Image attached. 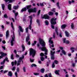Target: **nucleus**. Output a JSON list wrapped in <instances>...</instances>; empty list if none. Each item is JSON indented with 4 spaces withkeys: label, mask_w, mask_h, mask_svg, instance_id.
Masks as SVG:
<instances>
[{
    "label": "nucleus",
    "mask_w": 77,
    "mask_h": 77,
    "mask_svg": "<svg viewBox=\"0 0 77 77\" xmlns=\"http://www.w3.org/2000/svg\"><path fill=\"white\" fill-rule=\"evenodd\" d=\"M39 43L43 47H40L39 48V50H41L42 51H44L45 52V54L47 55V49L46 47H45V42H44L43 39L41 38H39L38 39Z\"/></svg>",
    "instance_id": "1"
},
{
    "label": "nucleus",
    "mask_w": 77,
    "mask_h": 77,
    "mask_svg": "<svg viewBox=\"0 0 77 77\" xmlns=\"http://www.w3.org/2000/svg\"><path fill=\"white\" fill-rule=\"evenodd\" d=\"M24 55H22V57H20L19 60H18L17 62V66H18V65H20L21 64L20 63V62H21V61L22 62V64L23 63V61L22 60V59H24Z\"/></svg>",
    "instance_id": "2"
},
{
    "label": "nucleus",
    "mask_w": 77,
    "mask_h": 77,
    "mask_svg": "<svg viewBox=\"0 0 77 77\" xmlns=\"http://www.w3.org/2000/svg\"><path fill=\"white\" fill-rule=\"evenodd\" d=\"M36 54V51L33 49H31L30 50L29 55L31 56L32 54V57H34Z\"/></svg>",
    "instance_id": "3"
},
{
    "label": "nucleus",
    "mask_w": 77,
    "mask_h": 77,
    "mask_svg": "<svg viewBox=\"0 0 77 77\" xmlns=\"http://www.w3.org/2000/svg\"><path fill=\"white\" fill-rule=\"evenodd\" d=\"M52 38H53L52 37L50 38L48 42L49 43H50L49 44V45L50 48H51V45L52 47H54V45L53 44V41L51 40V39H52ZM51 44H52L51 45Z\"/></svg>",
    "instance_id": "4"
},
{
    "label": "nucleus",
    "mask_w": 77,
    "mask_h": 77,
    "mask_svg": "<svg viewBox=\"0 0 77 77\" xmlns=\"http://www.w3.org/2000/svg\"><path fill=\"white\" fill-rule=\"evenodd\" d=\"M57 20V18H52L51 21V24L53 25L56 24V21Z\"/></svg>",
    "instance_id": "5"
},
{
    "label": "nucleus",
    "mask_w": 77,
    "mask_h": 77,
    "mask_svg": "<svg viewBox=\"0 0 77 77\" xmlns=\"http://www.w3.org/2000/svg\"><path fill=\"white\" fill-rule=\"evenodd\" d=\"M13 35L12 37V40H11V45L13 46L14 45V41L15 39V34H14V32H13Z\"/></svg>",
    "instance_id": "6"
},
{
    "label": "nucleus",
    "mask_w": 77,
    "mask_h": 77,
    "mask_svg": "<svg viewBox=\"0 0 77 77\" xmlns=\"http://www.w3.org/2000/svg\"><path fill=\"white\" fill-rule=\"evenodd\" d=\"M36 10L35 8L34 9H28L29 13H30L31 12H36Z\"/></svg>",
    "instance_id": "7"
},
{
    "label": "nucleus",
    "mask_w": 77,
    "mask_h": 77,
    "mask_svg": "<svg viewBox=\"0 0 77 77\" xmlns=\"http://www.w3.org/2000/svg\"><path fill=\"white\" fill-rule=\"evenodd\" d=\"M54 54H55V51L53 52L52 51H51V59L54 60Z\"/></svg>",
    "instance_id": "8"
},
{
    "label": "nucleus",
    "mask_w": 77,
    "mask_h": 77,
    "mask_svg": "<svg viewBox=\"0 0 77 77\" xmlns=\"http://www.w3.org/2000/svg\"><path fill=\"white\" fill-rule=\"evenodd\" d=\"M0 54H1V55L0 56V59H2L3 57H5V56H6L7 55L6 54H5L2 52H0Z\"/></svg>",
    "instance_id": "9"
},
{
    "label": "nucleus",
    "mask_w": 77,
    "mask_h": 77,
    "mask_svg": "<svg viewBox=\"0 0 77 77\" xmlns=\"http://www.w3.org/2000/svg\"><path fill=\"white\" fill-rule=\"evenodd\" d=\"M50 18V17H49V16L48 15H47V14H45L43 16V17H42V18H45V20H46V19H48Z\"/></svg>",
    "instance_id": "10"
},
{
    "label": "nucleus",
    "mask_w": 77,
    "mask_h": 77,
    "mask_svg": "<svg viewBox=\"0 0 77 77\" xmlns=\"http://www.w3.org/2000/svg\"><path fill=\"white\" fill-rule=\"evenodd\" d=\"M63 43H66L67 44H68L69 43H70V42L68 40H66V38H64L63 39Z\"/></svg>",
    "instance_id": "11"
},
{
    "label": "nucleus",
    "mask_w": 77,
    "mask_h": 77,
    "mask_svg": "<svg viewBox=\"0 0 77 77\" xmlns=\"http://www.w3.org/2000/svg\"><path fill=\"white\" fill-rule=\"evenodd\" d=\"M27 36L26 38V42H28V41L30 39V38L29 37V36H30V34L29 33H27Z\"/></svg>",
    "instance_id": "12"
},
{
    "label": "nucleus",
    "mask_w": 77,
    "mask_h": 77,
    "mask_svg": "<svg viewBox=\"0 0 77 77\" xmlns=\"http://www.w3.org/2000/svg\"><path fill=\"white\" fill-rule=\"evenodd\" d=\"M33 17V15H31L29 16V18L30 20V23H31V24H32V17Z\"/></svg>",
    "instance_id": "13"
},
{
    "label": "nucleus",
    "mask_w": 77,
    "mask_h": 77,
    "mask_svg": "<svg viewBox=\"0 0 77 77\" xmlns=\"http://www.w3.org/2000/svg\"><path fill=\"white\" fill-rule=\"evenodd\" d=\"M9 31L7 30L6 32V39H8V38L9 37Z\"/></svg>",
    "instance_id": "14"
},
{
    "label": "nucleus",
    "mask_w": 77,
    "mask_h": 77,
    "mask_svg": "<svg viewBox=\"0 0 77 77\" xmlns=\"http://www.w3.org/2000/svg\"><path fill=\"white\" fill-rule=\"evenodd\" d=\"M19 29L21 32H23V29L22 28V27L21 26H19Z\"/></svg>",
    "instance_id": "15"
},
{
    "label": "nucleus",
    "mask_w": 77,
    "mask_h": 77,
    "mask_svg": "<svg viewBox=\"0 0 77 77\" xmlns=\"http://www.w3.org/2000/svg\"><path fill=\"white\" fill-rule=\"evenodd\" d=\"M8 75L10 77H12V73L11 72H9L8 74Z\"/></svg>",
    "instance_id": "16"
},
{
    "label": "nucleus",
    "mask_w": 77,
    "mask_h": 77,
    "mask_svg": "<svg viewBox=\"0 0 77 77\" xmlns=\"http://www.w3.org/2000/svg\"><path fill=\"white\" fill-rule=\"evenodd\" d=\"M21 47L22 49V51H24L25 50V46L24 45H21Z\"/></svg>",
    "instance_id": "17"
},
{
    "label": "nucleus",
    "mask_w": 77,
    "mask_h": 77,
    "mask_svg": "<svg viewBox=\"0 0 77 77\" xmlns=\"http://www.w3.org/2000/svg\"><path fill=\"white\" fill-rule=\"evenodd\" d=\"M26 11H27V8H25L22 9V10H21V12H25Z\"/></svg>",
    "instance_id": "18"
},
{
    "label": "nucleus",
    "mask_w": 77,
    "mask_h": 77,
    "mask_svg": "<svg viewBox=\"0 0 77 77\" xmlns=\"http://www.w3.org/2000/svg\"><path fill=\"white\" fill-rule=\"evenodd\" d=\"M65 32L66 34V35L67 37H69V33H68L67 31H65Z\"/></svg>",
    "instance_id": "19"
},
{
    "label": "nucleus",
    "mask_w": 77,
    "mask_h": 77,
    "mask_svg": "<svg viewBox=\"0 0 77 77\" xmlns=\"http://www.w3.org/2000/svg\"><path fill=\"white\" fill-rule=\"evenodd\" d=\"M15 0H4L5 2H8L10 1V3H12L13 2V1H14Z\"/></svg>",
    "instance_id": "20"
},
{
    "label": "nucleus",
    "mask_w": 77,
    "mask_h": 77,
    "mask_svg": "<svg viewBox=\"0 0 77 77\" xmlns=\"http://www.w3.org/2000/svg\"><path fill=\"white\" fill-rule=\"evenodd\" d=\"M71 28L72 29H74V23H71Z\"/></svg>",
    "instance_id": "21"
},
{
    "label": "nucleus",
    "mask_w": 77,
    "mask_h": 77,
    "mask_svg": "<svg viewBox=\"0 0 77 77\" xmlns=\"http://www.w3.org/2000/svg\"><path fill=\"white\" fill-rule=\"evenodd\" d=\"M60 72V70H56L55 71V73L56 74H57V75H60L59 73V72Z\"/></svg>",
    "instance_id": "22"
},
{
    "label": "nucleus",
    "mask_w": 77,
    "mask_h": 77,
    "mask_svg": "<svg viewBox=\"0 0 77 77\" xmlns=\"http://www.w3.org/2000/svg\"><path fill=\"white\" fill-rule=\"evenodd\" d=\"M11 5L9 4L8 5V9L9 10H10V11H11Z\"/></svg>",
    "instance_id": "23"
},
{
    "label": "nucleus",
    "mask_w": 77,
    "mask_h": 77,
    "mask_svg": "<svg viewBox=\"0 0 77 77\" xmlns=\"http://www.w3.org/2000/svg\"><path fill=\"white\" fill-rule=\"evenodd\" d=\"M55 29L56 33L57 35H59V33H58V32H57V27H55Z\"/></svg>",
    "instance_id": "24"
},
{
    "label": "nucleus",
    "mask_w": 77,
    "mask_h": 77,
    "mask_svg": "<svg viewBox=\"0 0 77 77\" xmlns=\"http://www.w3.org/2000/svg\"><path fill=\"white\" fill-rule=\"evenodd\" d=\"M66 25L64 24V25H62L61 26V27L62 29H65V27H66Z\"/></svg>",
    "instance_id": "25"
},
{
    "label": "nucleus",
    "mask_w": 77,
    "mask_h": 77,
    "mask_svg": "<svg viewBox=\"0 0 77 77\" xmlns=\"http://www.w3.org/2000/svg\"><path fill=\"white\" fill-rule=\"evenodd\" d=\"M44 71H45V69L44 68H42L41 69V72L42 73H44Z\"/></svg>",
    "instance_id": "26"
},
{
    "label": "nucleus",
    "mask_w": 77,
    "mask_h": 77,
    "mask_svg": "<svg viewBox=\"0 0 77 77\" xmlns=\"http://www.w3.org/2000/svg\"><path fill=\"white\" fill-rule=\"evenodd\" d=\"M37 42V41H34V43L32 44V46H35V45L36 44V43Z\"/></svg>",
    "instance_id": "27"
},
{
    "label": "nucleus",
    "mask_w": 77,
    "mask_h": 77,
    "mask_svg": "<svg viewBox=\"0 0 77 77\" xmlns=\"http://www.w3.org/2000/svg\"><path fill=\"white\" fill-rule=\"evenodd\" d=\"M31 7H32V5H31L26 6V8H27V9H29Z\"/></svg>",
    "instance_id": "28"
},
{
    "label": "nucleus",
    "mask_w": 77,
    "mask_h": 77,
    "mask_svg": "<svg viewBox=\"0 0 77 77\" xmlns=\"http://www.w3.org/2000/svg\"><path fill=\"white\" fill-rule=\"evenodd\" d=\"M2 8L3 11H4V10H5V5L4 4H2Z\"/></svg>",
    "instance_id": "29"
},
{
    "label": "nucleus",
    "mask_w": 77,
    "mask_h": 77,
    "mask_svg": "<svg viewBox=\"0 0 77 77\" xmlns=\"http://www.w3.org/2000/svg\"><path fill=\"white\" fill-rule=\"evenodd\" d=\"M45 24L46 26H48V24H49V23H48V21L47 20H46L45 21Z\"/></svg>",
    "instance_id": "30"
},
{
    "label": "nucleus",
    "mask_w": 77,
    "mask_h": 77,
    "mask_svg": "<svg viewBox=\"0 0 77 77\" xmlns=\"http://www.w3.org/2000/svg\"><path fill=\"white\" fill-rule=\"evenodd\" d=\"M48 14L49 15H53V13L52 12H49L48 13Z\"/></svg>",
    "instance_id": "31"
},
{
    "label": "nucleus",
    "mask_w": 77,
    "mask_h": 77,
    "mask_svg": "<svg viewBox=\"0 0 77 77\" xmlns=\"http://www.w3.org/2000/svg\"><path fill=\"white\" fill-rule=\"evenodd\" d=\"M18 8V5L17 6H14L13 8V9H17Z\"/></svg>",
    "instance_id": "32"
},
{
    "label": "nucleus",
    "mask_w": 77,
    "mask_h": 77,
    "mask_svg": "<svg viewBox=\"0 0 77 77\" xmlns=\"http://www.w3.org/2000/svg\"><path fill=\"white\" fill-rule=\"evenodd\" d=\"M62 53H63L64 55H65L66 54V52H65V51L63 50H62L61 51Z\"/></svg>",
    "instance_id": "33"
},
{
    "label": "nucleus",
    "mask_w": 77,
    "mask_h": 77,
    "mask_svg": "<svg viewBox=\"0 0 77 77\" xmlns=\"http://www.w3.org/2000/svg\"><path fill=\"white\" fill-rule=\"evenodd\" d=\"M57 6L59 9H60V7L59 6V2H58L57 3Z\"/></svg>",
    "instance_id": "34"
},
{
    "label": "nucleus",
    "mask_w": 77,
    "mask_h": 77,
    "mask_svg": "<svg viewBox=\"0 0 77 77\" xmlns=\"http://www.w3.org/2000/svg\"><path fill=\"white\" fill-rule=\"evenodd\" d=\"M48 62H48L47 63V64H46L47 66L48 67L49 66V63H50V61L49 60Z\"/></svg>",
    "instance_id": "35"
},
{
    "label": "nucleus",
    "mask_w": 77,
    "mask_h": 77,
    "mask_svg": "<svg viewBox=\"0 0 77 77\" xmlns=\"http://www.w3.org/2000/svg\"><path fill=\"white\" fill-rule=\"evenodd\" d=\"M44 59H45L44 58L42 57V56L40 58V59L41 61H44Z\"/></svg>",
    "instance_id": "36"
},
{
    "label": "nucleus",
    "mask_w": 77,
    "mask_h": 77,
    "mask_svg": "<svg viewBox=\"0 0 77 77\" xmlns=\"http://www.w3.org/2000/svg\"><path fill=\"white\" fill-rule=\"evenodd\" d=\"M36 66H37L36 65V64H33L31 65V67H33V66H34L35 67H36Z\"/></svg>",
    "instance_id": "37"
},
{
    "label": "nucleus",
    "mask_w": 77,
    "mask_h": 77,
    "mask_svg": "<svg viewBox=\"0 0 77 77\" xmlns=\"http://www.w3.org/2000/svg\"><path fill=\"white\" fill-rule=\"evenodd\" d=\"M4 17L5 18H8V16L7 15V14H5L4 15Z\"/></svg>",
    "instance_id": "38"
},
{
    "label": "nucleus",
    "mask_w": 77,
    "mask_h": 77,
    "mask_svg": "<svg viewBox=\"0 0 77 77\" xmlns=\"http://www.w3.org/2000/svg\"><path fill=\"white\" fill-rule=\"evenodd\" d=\"M53 38L54 39H55L56 38V34L55 33V32H54L53 33Z\"/></svg>",
    "instance_id": "39"
},
{
    "label": "nucleus",
    "mask_w": 77,
    "mask_h": 77,
    "mask_svg": "<svg viewBox=\"0 0 77 77\" xmlns=\"http://www.w3.org/2000/svg\"><path fill=\"white\" fill-rule=\"evenodd\" d=\"M6 60H4L3 62H2L1 63V65H3V64H4L5 63V62Z\"/></svg>",
    "instance_id": "40"
},
{
    "label": "nucleus",
    "mask_w": 77,
    "mask_h": 77,
    "mask_svg": "<svg viewBox=\"0 0 77 77\" xmlns=\"http://www.w3.org/2000/svg\"><path fill=\"white\" fill-rule=\"evenodd\" d=\"M31 25H32V23L31 24V23H30V25L29 26V29L30 30H31V29H32V26H31Z\"/></svg>",
    "instance_id": "41"
},
{
    "label": "nucleus",
    "mask_w": 77,
    "mask_h": 77,
    "mask_svg": "<svg viewBox=\"0 0 77 77\" xmlns=\"http://www.w3.org/2000/svg\"><path fill=\"white\" fill-rule=\"evenodd\" d=\"M52 68H54L55 66V65H54V63H53L52 65Z\"/></svg>",
    "instance_id": "42"
},
{
    "label": "nucleus",
    "mask_w": 77,
    "mask_h": 77,
    "mask_svg": "<svg viewBox=\"0 0 77 77\" xmlns=\"http://www.w3.org/2000/svg\"><path fill=\"white\" fill-rule=\"evenodd\" d=\"M11 59H12V60H13V59H14V55L13 54L11 55Z\"/></svg>",
    "instance_id": "43"
},
{
    "label": "nucleus",
    "mask_w": 77,
    "mask_h": 77,
    "mask_svg": "<svg viewBox=\"0 0 77 77\" xmlns=\"http://www.w3.org/2000/svg\"><path fill=\"white\" fill-rule=\"evenodd\" d=\"M40 5L41 6H44V3H40Z\"/></svg>",
    "instance_id": "44"
},
{
    "label": "nucleus",
    "mask_w": 77,
    "mask_h": 77,
    "mask_svg": "<svg viewBox=\"0 0 77 77\" xmlns=\"http://www.w3.org/2000/svg\"><path fill=\"white\" fill-rule=\"evenodd\" d=\"M11 27L12 28V29H13V30H14V28L13 23H12V22H11Z\"/></svg>",
    "instance_id": "45"
},
{
    "label": "nucleus",
    "mask_w": 77,
    "mask_h": 77,
    "mask_svg": "<svg viewBox=\"0 0 77 77\" xmlns=\"http://www.w3.org/2000/svg\"><path fill=\"white\" fill-rule=\"evenodd\" d=\"M30 62H34V59H32L31 58H30Z\"/></svg>",
    "instance_id": "46"
},
{
    "label": "nucleus",
    "mask_w": 77,
    "mask_h": 77,
    "mask_svg": "<svg viewBox=\"0 0 77 77\" xmlns=\"http://www.w3.org/2000/svg\"><path fill=\"white\" fill-rule=\"evenodd\" d=\"M14 14L15 17H17V15H18V12H16L14 13Z\"/></svg>",
    "instance_id": "47"
},
{
    "label": "nucleus",
    "mask_w": 77,
    "mask_h": 77,
    "mask_svg": "<svg viewBox=\"0 0 77 77\" xmlns=\"http://www.w3.org/2000/svg\"><path fill=\"white\" fill-rule=\"evenodd\" d=\"M23 70L25 72H26V68L25 67H23Z\"/></svg>",
    "instance_id": "48"
},
{
    "label": "nucleus",
    "mask_w": 77,
    "mask_h": 77,
    "mask_svg": "<svg viewBox=\"0 0 77 77\" xmlns=\"http://www.w3.org/2000/svg\"><path fill=\"white\" fill-rule=\"evenodd\" d=\"M15 75L17 77H18V74L17 73V72H15Z\"/></svg>",
    "instance_id": "49"
},
{
    "label": "nucleus",
    "mask_w": 77,
    "mask_h": 77,
    "mask_svg": "<svg viewBox=\"0 0 77 77\" xmlns=\"http://www.w3.org/2000/svg\"><path fill=\"white\" fill-rule=\"evenodd\" d=\"M15 68H16V67H13V68H12L11 69H12L13 71H14V70H15Z\"/></svg>",
    "instance_id": "50"
},
{
    "label": "nucleus",
    "mask_w": 77,
    "mask_h": 77,
    "mask_svg": "<svg viewBox=\"0 0 77 77\" xmlns=\"http://www.w3.org/2000/svg\"><path fill=\"white\" fill-rule=\"evenodd\" d=\"M54 62L55 63H56V64H57V63H58V61H57V60H54Z\"/></svg>",
    "instance_id": "51"
},
{
    "label": "nucleus",
    "mask_w": 77,
    "mask_h": 77,
    "mask_svg": "<svg viewBox=\"0 0 77 77\" xmlns=\"http://www.w3.org/2000/svg\"><path fill=\"white\" fill-rule=\"evenodd\" d=\"M40 56H43L44 55V54L43 53H41V54H40Z\"/></svg>",
    "instance_id": "52"
},
{
    "label": "nucleus",
    "mask_w": 77,
    "mask_h": 77,
    "mask_svg": "<svg viewBox=\"0 0 77 77\" xmlns=\"http://www.w3.org/2000/svg\"><path fill=\"white\" fill-rule=\"evenodd\" d=\"M40 12H41V10H39L38 11V15H39V14H40Z\"/></svg>",
    "instance_id": "53"
},
{
    "label": "nucleus",
    "mask_w": 77,
    "mask_h": 77,
    "mask_svg": "<svg viewBox=\"0 0 77 77\" xmlns=\"http://www.w3.org/2000/svg\"><path fill=\"white\" fill-rule=\"evenodd\" d=\"M17 72H19L20 71V69H19V68L17 67Z\"/></svg>",
    "instance_id": "54"
},
{
    "label": "nucleus",
    "mask_w": 77,
    "mask_h": 77,
    "mask_svg": "<svg viewBox=\"0 0 77 77\" xmlns=\"http://www.w3.org/2000/svg\"><path fill=\"white\" fill-rule=\"evenodd\" d=\"M26 33L28 32V28H27L26 29Z\"/></svg>",
    "instance_id": "55"
},
{
    "label": "nucleus",
    "mask_w": 77,
    "mask_h": 77,
    "mask_svg": "<svg viewBox=\"0 0 77 77\" xmlns=\"http://www.w3.org/2000/svg\"><path fill=\"white\" fill-rule=\"evenodd\" d=\"M49 77H52V75H51V73H50L49 74Z\"/></svg>",
    "instance_id": "56"
},
{
    "label": "nucleus",
    "mask_w": 77,
    "mask_h": 77,
    "mask_svg": "<svg viewBox=\"0 0 77 77\" xmlns=\"http://www.w3.org/2000/svg\"><path fill=\"white\" fill-rule=\"evenodd\" d=\"M75 63H73L72 65V66H73V67H74L75 66Z\"/></svg>",
    "instance_id": "57"
},
{
    "label": "nucleus",
    "mask_w": 77,
    "mask_h": 77,
    "mask_svg": "<svg viewBox=\"0 0 77 77\" xmlns=\"http://www.w3.org/2000/svg\"><path fill=\"white\" fill-rule=\"evenodd\" d=\"M3 66H1L0 67V70H1V69H3Z\"/></svg>",
    "instance_id": "58"
},
{
    "label": "nucleus",
    "mask_w": 77,
    "mask_h": 77,
    "mask_svg": "<svg viewBox=\"0 0 77 77\" xmlns=\"http://www.w3.org/2000/svg\"><path fill=\"white\" fill-rule=\"evenodd\" d=\"M51 27L52 29H54V26L53 25H51Z\"/></svg>",
    "instance_id": "59"
},
{
    "label": "nucleus",
    "mask_w": 77,
    "mask_h": 77,
    "mask_svg": "<svg viewBox=\"0 0 77 77\" xmlns=\"http://www.w3.org/2000/svg\"><path fill=\"white\" fill-rule=\"evenodd\" d=\"M8 57H6L5 58V60H6V61H7V62H9V60H8Z\"/></svg>",
    "instance_id": "60"
},
{
    "label": "nucleus",
    "mask_w": 77,
    "mask_h": 77,
    "mask_svg": "<svg viewBox=\"0 0 77 77\" xmlns=\"http://www.w3.org/2000/svg\"><path fill=\"white\" fill-rule=\"evenodd\" d=\"M36 22L37 23H38V24H39V21L38 19H37L36 20Z\"/></svg>",
    "instance_id": "61"
},
{
    "label": "nucleus",
    "mask_w": 77,
    "mask_h": 77,
    "mask_svg": "<svg viewBox=\"0 0 77 77\" xmlns=\"http://www.w3.org/2000/svg\"><path fill=\"white\" fill-rule=\"evenodd\" d=\"M35 75H39V73H33Z\"/></svg>",
    "instance_id": "62"
},
{
    "label": "nucleus",
    "mask_w": 77,
    "mask_h": 77,
    "mask_svg": "<svg viewBox=\"0 0 77 77\" xmlns=\"http://www.w3.org/2000/svg\"><path fill=\"white\" fill-rule=\"evenodd\" d=\"M2 42L3 43V44H5V43H6V42L5 40H3L2 41Z\"/></svg>",
    "instance_id": "63"
},
{
    "label": "nucleus",
    "mask_w": 77,
    "mask_h": 77,
    "mask_svg": "<svg viewBox=\"0 0 77 77\" xmlns=\"http://www.w3.org/2000/svg\"><path fill=\"white\" fill-rule=\"evenodd\" d=\"M2 48H3V49L4 50L6 49V48H5V46H2Z\"/></svg>",
    "instance_id": "64"
}]
</instances>
